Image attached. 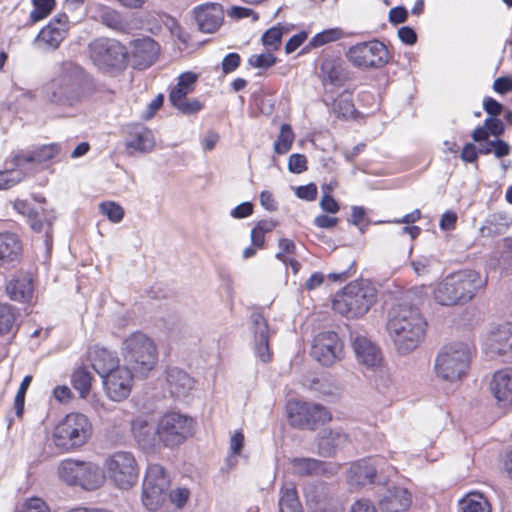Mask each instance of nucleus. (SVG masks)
Instances as JSON below:
<instances>
[{"mask_svg":"<svg viewBox=\"0 0 512 512\" xmlns=\"http://www.w3.org/2000/svg\"><path fill=\"white\" fill-rule=\"evenodd\" d=\"M60 152L57 144H47L34 148L31 151H18L11 155L10 163L12 169L22 168L28 163L41 164L54 158Z\"/></svg>","mask_w":512,"mask_h":512,"instance_id":"obj_18","label":"nucleus"},{"mask_svg":"<svg viewBox=\"0 0 512 512\" xmlns=\"http://www.w3.org/2000/svg\"><path fill=\"white\" fill-rule=\"evenodd\" d=\"M122 356L127 368L145 376L157 363V348L151 338L134 332L122 343Z\"/></svg>","mask_w":512,"mask_h":512,"instance_id":"obj_4","label":"nucleus"},{"mask_svg":"<svg viewBox=\"0 0 512 512\" xmlns=\"http://www.w3.org/2000/svg\"><path fill=\"white\" fill-rule=\"evenodd\" d=\"M16 314L11 305L0 304V334L9 332L15 322Z\"/></svg>","mask_w":512,"mask_h":512,"instance_id":"obj_47","label":"nucleus"},{"mask_svg":"<svg viewBox=\"0 0 512 512\" xmlns=\"http://www.w3.org/2000/svg\"><path fill=\"white\" fill-rule=\"evenodd\" d=\"M93 62L103 70L125 67L128 52L118 41L107 38L96 39L90 44Z\"/></svg>","mask_w":512,"mask_h":512,"instance_id":"obj_12","label":"nucleus"},{"mask_svg":"<svg viewBox=\"0 0 512 512\" xmlns=\"http://www.w3.org/2000/svg\"><path fill=\"white\" fill-rule=\"evenodd\" d=\"M408 18V11L403 6H397L389 11L390 23L397 25L404 23Z\"/></svg>","mask_w":512,"mask_h":512,"instance_id":"obj_61","label":"nucleus"},{"mask_svg":"<svg viewBox=\"0 0 512 512\" xmlns=\"http://www.w3.org/2000/svg\"><path fill=\"white\" fill-rule=\"evenodd\" d=\"M28 224L35 232L45 231L47 240L50 239L49 233L52 228L51 220H41L38 216V212L28 214Z\"/></svg>","mask_w":512,"mask_h":512,"instance_id":"obj_52","label":"nucleus"},{"mask_svg":"<svg viewBox=\"0 0 512 512\" xmlns=\"http://www.w3.org/2000/svg\"><path fill=\"white\" fill-rule=\"evenodd\" d=\"M31 380H32V377L31 376H26L24 377V379L22 380L21 384H20V387L18 389V392L15 396V400H14V406H15V410H16V415L18 417H20L23 413V410H24V402H25V394H26V391L31 383Z\"/></svg>","mask_w":512,"mask_h":512,"instance_id":"obj_51","label":"nucleus"},{"mask_svg":"<svg viewBox=\"0 0 512 512\" xmlns=\"http://www.w3.org/2000/svg\"><path fill=\"white\" fill-rule=\"evenodd\" d=\"M90 360L93 369L104 377L120 368L118 358L106 348H96L90 353Z\"/></svg>","mask_w":512,"mask_h":512,"instance_id":"obj_30","label":"nucleus"},{"mask_svg":"<svg viewBox=\"0 0 512 512\" xmlns=\"http://www.w3.org/2000/svg\"><path fill=\"white\" fill-rule=\"evenodd\" d=\"M21 251V244L18 237L12 233L0 234V260L14 261Z\"/></svg>","mask_w":512,"mask_h":512,"instance_id":"obj_37","label":"nucleus"},{"mask_svg":"<svg viewBox=\"0 0 512 512\" xmlns=\"http://www.w3.org/2000/svg\"><path fill=\"white\" fill-rule=\"evenodd\" d=\"M312 356L323 366H331L343 357V343L333 331L321 332L314 338Z\"/></svg>","mask_w":512,"mask_h":512,"instance_id":"obj_15","label":"nucleus"},{"mask_svg":"<svg viewBox=\"0 0 512 512\" xmlns=\"http://www.w3.org/2000/svg\"><path fill=\"white\" fill-rule=\"evenodd\" d=\"M92 375L86 368H78L72 374V385L81 398H86L90 392Z\"/></svg>","mask_w":512,"mask_h":512,"instance_id":"obj_41","label":"nucleus"},{"mask_svg":"<svg viewBox=\"0 0 512 512\" xmlns=\"http://www.w3.org/2000/svg\"><path fill=\"white\" fill-rule=\"evenodd\" d=\"M288 416L292 426L309 430H314L319 424L331 419L329 411L324 406L301 401L289 402Z\"/></svg>","mask_w":512,"mask_h":512,"instance_id":"obj_13","label":"nucleus"},{"mask_svg":"<svg viewBox=\"0 0 512 512\" xmlns=\"http://www.w3.org/2000/svg\"><path fill=\"white\" fill-rule=\"evenodd\" d=\"M490 135L501 136L505 131V126L501 120L496 117H488L484 121Z\"/></svg>","mask_w":512,"mask_h":512,"instance_id":"obj_59","label":"nucleus"},{"mask_svg":"<svg viewBox=\"0 0 512 512\" xmlns=\"http://www.w3.org/2000/svg\"><path fill=\"white\" fill-rule=\"evenodd\" d=\"M96 13L97 14L94 16L96 19L115 31L126 32L129 29L128 22L120 13L109 7L99 6L97 7Z\"/></svg>","mask_w":512,"mask_h":512,"instance_id":"obj_35","label":"nucleus"},{"mask_svg":"<svg viewBox=\"0 0 512 512\" xmlns=\"http://www.w3.org/2000/svg\"><path fill=\"white\" fill-rule=\"evenodd\" d=\"M376 301V290L367 282H352L343 288L333 300L337 313L351 318L361 317Z\"/></svg>","mask_w":512,"mask_h":512,"instance_id":"obj_5","label":"nucleus"},{"mask_svg":"<svg viewBox=\"0 0 512 512\" xmlns=\"http://www.w3.org/2000/svg\"><path fill=\"white\" fill-rule=\"evenodd\" d=\"M66 34V28L57 27L54 22H49L40 30L34 44L40 50L54 51L65 39Z\"/></svg>","mask_w":512,"mask_h":512,"instance_id":"obj_27","label":"nucleus"},{"mask_svg":"<svg viewBox=\"0 0 512 512\" xmlns=\"http://www.w3.org/2000/svg\"><path fill=\"white\" fill-rule=\"evenodd\" d=\"M291 464L295 473L302 476L333 474L334 469L332 465L313 458H294Z\"/></svg>","mask_w":512,"mask_h":512,"instance_id":"obj_32","label":"nucleus"},{"mask_svg":"<svg viewBox=\"0 0 512 512\" xmlns=\"http://www.w3.org/2000/svg\"><path fill=\"white\" fill-rule=\"evenodd\" d=\"M350 512H377V509L370 500L360 499L352 505Z\"/></svg>","mask_w":512,"mask_h":512,"instance_id":"obj_64","label":"nucleus"},{"mask_svg":"<svg viewBox=\"0 0 512 512\" xmlns=\"http://www.w3.org/2000/svg\"><path fill=\"white\" fill-rule=\"evenodd\" d=\"M304 496L309 509L325 512L330 500V488L325 482H309L304 488Z\"/></svg>","mask_w":512,"mask_h":512,"instance_id":"obj_24","label":"nucleus"},{"mask_svg":"<svg viewBox=\"0 0 512 512\" xmlns=\"http://www.w3.org/2000/svg\"><path fill=\"white\" fill-rule=\"evenodd\" d=\"M434 263L433 257L420 256L413 260L411 265L418 276H425L431 273Z\"/></svg>","mask_w":512,"mask_h":512,"instance_id":"obj_50","label":"nucleus"},{"mask_svg":"<svg viewBox=\"0 0 512 512\" xmlns=\"http://www.w3.org/2000/svg\"><path fill=\"white\" fill-rule=\"evenodd\" d=\"M181 113L185 115H192L198 113L202 108L203 104L197 99H185L174 105Z\"/></svg>","mask_w":512,"mask_h":512,"instance_id":"obj_55","label":"nucleus"},{"mask_svg":"<svg viewBox=\"0 0 512 512\" xmlns=\"http://www.w3.org/2000/svg\"><path fill=\"white\" fill-rule=\"evenodd\" d=\"M348 436L340 430H324L318 438V452L320 455L330 457L346 445Z\"/></svg>","mask_w":512,"mask_h":512,"instance_id":"obj_29","label":"nucleus"},{"mask_svg":"<svg viewBox=\"0 0 512 512\" xmlns=\"http://www.w3.org/2000/svg\"><path fill=\"white\" fill-rule=\"evenodd\" d=\"M318 75L324 86L342 85L346 78L343 60L332 55L323 56L320 59Z\"/></svg>","mask_w":512,"mask_h":512,"instance_id":"obj_21","label":"nucleus"},{"mask_svg":"<svg viewBox=\"0 0 512 512\" xmlns=\"http://www.w3.org/2000/svg\"><path fill=\"white\" fill-rule=\"evenodd\" d=\"M91 82L85 71L74 62H64L59 75L46 86V94L53 103L74 106L90 93Z\"/></svg>","mask_w":512,"mask_h":512,"instance_id":"obj_2","label":"nucleus"},{"mask_svg":"<svg viewBox=\"0 0 512 512\" xmlns=\"http://www.w3.org/2000/svg\"><path fill=\"white\" fill-rule=\"evenodd\" d=\"M377 469L375 465L367 459L353 463L347 473V480L351 485L363 486L374 482Z\"/></svg>","mask_w":512,"mask_h":512,"instance_id":"obj_28","label":"nucleus"},{"mask_svg":"<svg viewBox=\"0 0 512 512\" xmlns=\"http://www.w3.org/2000/svg\"><path fill=\"white\" fill-rule=\"evenodd\" d=\"M248 63L252 67L267 69L276 63V57L271 52L252 55L248 59Z\"/></svg>","mask_w":512,"mask_h":512,"instance_id":"obj_53","label":"nucleus"},{"mask_svg":"<svg viewBox=\"0 0 512 512\" xmlns=\"http://www.w3.org/2000/svg\"><path fill=\"white\" fill-rule=\"evenodd\" d=\"M92 435V424L82 413L67 414L55 427L53 441L63 451H72L85 445Z\"/></svg>","mask_w":512,"mask_h":512,"instance_id":"obj_7","label":"nucleus"},{"mask_svg":"<svg viewBox=\"0 0 512 512\" xmlns=\"http://www.w3.org/2000/svg\"><path fill=\"white\" fill-rule=\"evenodd\" d=\"M412 503L411 493L403 487L387 489L379 505L382 512H407Z\"/></svg>","mask_w":512,"mask_h":512,"instance_id":"obj_23","label":"nucleus"},{"mask_svg":"<svg viewBox=\"0 0 512 512\" xmlns=\"http://www.w3.org/2000/svg\"><path fill=\"white\" fill-rule=\"evenodd\" d=\"M490 349L498 355H509L512 358V332L509 326H502L490 336Z\"/></svg>","mask_w":512,"mask_h":512,"instance_id":"obj_34","label":"nucleus"},{"mask_svg":"<svg viewBox=\"0 0 512 512\" xmlns=\"http://www.w3.org/2000/svg\"><path fill=\"white\" fill-rule=\"evenodd\" d=\"M252 330L254 333V351L259 360L267 363L271 360L272 353L269 348V327L266 319L260 313L251 316Z\"/></svg>","mask_w":512,"mask_h":512,"instance_id":"obj_19","label":"nucleus"},{"mask_svg":"<svg viewBox=\"0 0 512 512\" xmlns=\"http://www.w3.org/2000/svg\"><path fill=\"white\" fill-rule=\"evenodd\" d=\"M490 389L502 406L512 404V369L506 368L494 373Z\"/></svg>","mask_w":512,"mask_h":512,"instance_id":"obj_25","label":"nucleus"},{"mask_svg":"<svg viewBox=\"0 0 512 512\" xmlns=\"http://www.w3.org/2000/svg\"><path fill=\"white\" fill-rule=\"evenodd\" d=\"M169 496L171 502L181 508L186 504L189 498V490L187 488H177L171 491Z\"/></svg>","mask_w":512,"mask_h":512,"instance_id":"obj_60","label":"nucleus"},{"mask_svg":"<svg viewBox=\"0 0 512 512\" xmlns=\"http://www.w3.org/2000/svg\"><path fill=\"white\" fill-rule=\"evenodd\" d=\"M57 475L69 486H80L94 490L104 482L102 469L95 463L67 458L57 467Z\"/></svg>","mask_w":512,"mask_h":512,"instance_id":"obj_8","label":"nucleus"},{"mask_svg":"<svg viewBox=\"0 0 512 512\" xmlns=\"http://www.w3.org/2000/svg\"><path fill=\"white\" fill-rule=\"evenodd\" d=\"M426 326L424 317L414 306L398 304L389 312L387 331L400 354H408L420 345Z\"/></svg>","mask_w":512,"mask_h":512,"instance_id":"obj_1","label":"nucleus"},{"mask_svg":"<svg viewBox=\"0 0 512 512\" xmlns=\"http://www.w3.org/2000/svg\"><path fill=\"white\" fill-rule=\"evenodd\" d=\"M102 379L105 392L111 400L121 402L130 395L134 378L129 368L114 369L113 372L105 375Z\"/></svg>","mask_w":512,"mask_h":512,"instance_id":"obj_16","label":"nucleus"},{"mask_svg":"<svg viewBox=\"0 0 512 512\" xmlns=\"http://www.w3.org/2000/svg\"><path fill=\"white\" fill-rule=\"evenodd\" d=\"M154 146L155 139L151 130L141 125L133 127L130 132V138L126 142L128 149L147 153L152 151Z\"/></svg>","mask_w":512,"mask_h":512,"instance_id":"obj_31","label":"nucleus"},{"mask_svg":"<svg viewBox=\"0 0 512 512\" xmlns=\"http://www.w3.org/2000/svg\"><path fill=\"white\" fill-rule=\"evenodd\" d=\"M284 28L280 25L268 29L262 36V43L271 50H277L281 45Z\"/></svg>","mask_w":512,"mask_h":512,"instance_id":"obj_46","label":"nucleus"},{"mask_svg":"<svg viewBox=\"0 0 512 512\" xmlns=\"http://www.w3.org/2000/svg\"><path fill=\"white\" fill-rule=\"evenodd\" d=\"M353 348L359 363L369 370L381 371V352L368 338L356 336L353 340Z\"/></svg>","mask_w":512,"mask_h":512,"instance_id":"obj_20","label":"nucleus"},{"mask_svg":"<svg viewBox=\"0 0 512 512\" xmlns=\"http://www.w3.org/2000/svg\"><path fill=\"white\" fill-rule=\"evenodd\" d=\"M484 285L481 275L474 270H461L446 276L434 290L435 301L442 306L463 304L471 300Z\"/></svg>","mask_w":512,"mask_h":512,"instance_id":"obj_3","label":"nucleus"},{"mask_svg":"<svg viewBox=\"0 0 512 512\" xmlns=\"http://www.w3.org/2000/svg\"><path fill=\"white\" fill-rule=\"evenodd\" d=\"M33 10L30 13L32 22L46 18L55 6V0H33Z\"/></svg>","mask_w":512,"mask_h":512,"instance_id":"obj_44","label":"nucleus"},{"mask_svg":"<svg viewBox=\"0 0 512 512\" xmlns=\"http://www.w3.org/2000/svg\"><path fill=\"white\" fill-rule=\"evenodd\" d=\"M168 487L169 479L164 468L159 464H150L143 481L142 501L146 508L157 510L165 499Z\"/></svg>","mask_w":512,"mask_h":512,"instance_id":"obj_14","label":"nucleus"},{"mask_svg":"<svg viewBox=\"0 0 512 512\" xmlns=\"http://www.w3.org/2000/svg\"><path fill=\"white\" fill-rule=\"evenodd\" d=\"M157 425L159 442L165 447L174 448L193 435L195 421L188 415L170 411L159 418Z\"/></svg>","mask_w":512,"mask_h":512,"instance_id":"obj_9","label":"nucleus"},{"mask_svg":"<svg viewBox=\"0 0 512 512\" xmlns=\"http://www.w3.org/2000/svg\"><path fill=\"white\" fill-rule=\"evenodd\" d=\"M346 57L358 68H381L388 63L389 52L384 43L374 39L351 46Z\"/></svg>","mask_w":512,"mask_h":512,"instance_id":"obj_11","label":"nucleus"},{"mask_svg":"<svg viewBox=\"0 0 512 512\" xmlns=\"http://www.w3.org/2000/svg\"><path fill=\"white\" fill-rule=\"evenodd\" d=\"M279 512H303L294 486L283 487L281 489Z\"/></svg>","mask_w":512,"mask_h":512,"instance_id":"obj_39","label":"nucleus"},{"mask_svg":"<svg viewBox=\"0 0 512 512\" xmlns=\"http://www.w3.org/2000/svg\"><path fill=\"white\" fill-rule=\"evenodd\" d=\"M227 14L231 18L235 19H243L247 17H252L254 22L258 21L259 15L254 10L241 6H232L230 10L227 11Z\"/></svg>","mask_w":512,"mask_h":512,"instance_id":"obj_56","label":"nucleus"},{"mask_svg":"<svg viewBox=\"0 0 512 512\" xmlns=\"http://www.w3.org/2000/svg\"><path fill=\"white\" fill-rule=\"evenodd\" d=\"M25 177L24 172L19 169H7L0 172V190L10 189Z\"/></svg>","mask_w":512,"mask_h":512,"instance_id":"obj_45","label":"nucleus"},{"mask_svg":"<svg viewBox=\"0 0 512 512\" xmlns=\"http://www.w3.org/2000/svg\"><path fill=\"white\" fill-rule=\"evenodd\" d=\"M493 88L500 94H506L512 91V79L510 77L497 78L493 83Z\"/></svg>","mask_w":512,"mask_h":512,"instance_id":"obj_63","label":"nucleus"},{"mask_svg":"<svg viewBox=\"0 0 512 512\" xmlns=\"http://www.w3.org/2000/svg\"><path fill=\"white\" fill-rule=\"evenodd\" d=\"M192 12L199 30L204 33H214L224 20V10L219 3L206 2L195 6Z\"/></svg>","mask_w":512,"mask_h":512,"instance_id":"obj_17","label":"nucleus"},{"mask_svg":"<svg viewBox=\"0 0 512 512\" xmlns=\"http://www.w3.org/2000/svg\"><path fill=\"white\" fill-rule=\"evenodd\" d=\"M134 439L143 450H151L159 442L158 439V425L154 427L143 417H138L133 420L131 425Z\"/></svg>","mask_w":512,"mask_h":512,"instance_id":"obj_26","label":"nucleus"},{"mask_svg":"<svg viewBox=\"0 0 512 512\" xmlns=\"http://www.w3.org/2000/svg\"><path fill=\"white\" fill-rule=\"evenodd\" d=\"M332 111L338 118L351 117L355 112L352 94L348 91L342 92L333 102Z\"/></svg>","mask_w":512,"mask_h":512,"instance_id":"obj_40","label":"nucleus"},{"mask_svg":"<svg viewBox=\"0 0 512 512\" xmlns=\"http://www.w3.org/2000/svg\"><path fill=\"white\" fill-rule=\"evenodd\" d=\"M166 384L174 398H184L194 389L195 381L186 371L169 367L166 371Z\"/></svg>","mask_w":512,"mask_h":512,"instance_id":"obj_22","label":"nucleus"},{"mask_svg":"<svg viewBox=\"0 0 512 512\" xmlns=\"http://www.w3.org/2000/svg\"><path fill=\"white\" fill-rule=\"evenodd\" d=\"M19 512H51V509L42 498L30 497L21 504Z\"/></svg>","mask_w":512,"mask_h":512,"instance_id":"obj_49","label":"nucleus"},{"mask_svg":"<svg viewBox=\"0 0 512 512\" xmlns=\"http://www.w3.org/2000/svg\"><path fill=\"white\" fill-rule=\"evenodd\" d=\"M462 512H491V505L483 494L471 492L459 501Z\"/></svg>","mask_w":512,"mask_h":512,"instance_id":"obj_38","label":"nucleus"},{"mask_svg":"<svg viewBox=\"0 0 512 512\" xmlns=\"http://www.w3.org/2000/svg\"><path fill=\"white\" fill-rule=\"evenodd\" d=\"M99 209L113 223H119L124 217V209L115 202H103Z\"/></svg>","mask_w":512,"mask_h":512,"instance_id":"obj_48","label":"nucleus"},{"mask_svg":"<svg viewBox=\"0 0 512 512\" xmlns=\"http://www.w3.org/2000/svg\"><path fill=\"white\" fill-rule=\"evenodd\" d=\"M109 479L120 489H129L138 479L139 469L134 455L127 451H117L106 460Z\"/></svg>","mask_w":512,"mask_h":512,"instance_id":"obj_10","label":"nucleus"},{"mask_svg":"<svg viewBox=\"0 0 512 512\" xmlns=\"http://www.w3.org/2000/svg\"><path fill=\"white\" fill-rule=\"evenodd\" d=\"M471 360L470 346L464 342L450 343L441 348L436 356L434 370L440 379L454 382L467 372Z\"/></svg>","mask_w":512,"mask_h":512,"instance_id":"obj_6","label":"nucleus"},{"mask_svg":"<svg viewBox=\"0 0 512 512\" xmlns=\"http://www.w3.org/2000/svg\"><path fill=\"white\" fill-rule=\"evenodd\" d=\"M241 62V58L237 53H229L222 60V70L225 74L235 71Z\"/></svg>","mask_w":512,"mask_h":512,"instance_id":"obj_58","label":"nucleus"},{"mask_svg":"<svg viewBox=\"0 0 512 512\" xmlns=\"http://www.w3.org/2000/svg\"><path fill=\"white\" fill-rule=\"evenodd\" d=\"M9 297L18 302H26L32 298V282L28 278L12 279L6 286Z\"/></svg>","mask_w":512,"mask_h":512,"instance_id":"obj_36","label":"nucleus"},{"mask_svg":"<svg viewBox=\"0 0 512 512\" xmlns=\"http://www.w3.org/2000/svg\"><path fill=\"white\" fill-rule=\"evenodd\" d=\"M158 51L157 42L149 37L134 41L133 56L137 59L138 65L150 66L157 58Z\"/></svg>","mask_w":512,"mask_h":512,"instance_id":"obj_33","label":"nucleus"},{"mask_svg":"<svg viewBox=\"0 0 512 512\" xmlns=\"http://www.w3.org/2000/svg\"><path fill=\"white\" fill-rule=\"evenodd\" d=\"M317 186L314 183H309L307 185L299 186L296 188L295 194L298 198L313 201L317 197Z\"/></svg>","mask_w":512,"mask_h":512,"instance_id":"obj_57","label":"nucleus"},{"mask_svg":"<svg viewBox=\"0 0 512 512\" xmlns=\"http://www.w3.org/2000/svg\"><path fill=\"white\" fill-rule=\"evenodd\" d=\"M308 169L307 158L303 154L294 153L288 159V170L291 173L301 174Z\"/></svg>","mask_w":512,"mask_h":512,"instance_id":"obj_54","label":"nucleus"},{"mask_svg":"<svg viewBox=\"0 0 512 512\" xmlns=\"http://www.w3.org/2000/svg\"><path fill=\"white\" fill-rule=\"evenodd\" d=\"M344 32L340 28L326 29L317 33L310 41L309 46L313 48L321 47L325 44L340 40L343 38Z\"/></svg>","mask_w":512,"mask_h":512,"instance_id":"obj_43","label":"nucleus"},{"mask_svg":"<svg viewBox=\"0 0 512 512\" xmlns=\"http://www.w3.org/2000/svg\"><path fill=\"white\" fill-rule=\"evenodd\" d=\"M319 205L323 211L331 214L337 213L340 208L337 201L328 193L322 196Z\"/></svg>","mask_w":512,"mask_h":512,"instance_id":"obj_62","label":"nucleus"},{"mask_svg":"<svg viewBox=\"0 0 512 512\" xmlns=\"http://www.w3.org/2000/svg\"><path fill=\"white\" fill-rule=\"evenodd\" d=\"M294 132L289 124H282L280 133L274 142V151L279 155L286 154L292 147L294 142Z\"/></svg>","mask_w":512,"mask_h":512,"instance_id":"obj_42","label":"nucleus"}]
</instances>
